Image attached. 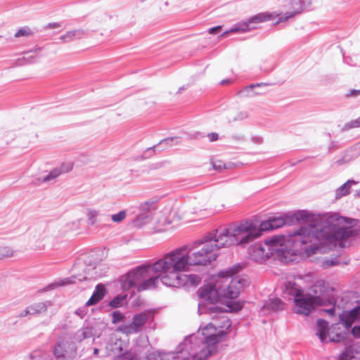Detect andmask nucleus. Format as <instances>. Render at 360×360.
Instances as JSON below:
<instances>
[{"label":"nucleus","mask_w":360,"mask_h":360,"mask_svg":"<svg viewBox=\"0 0 360 360\" xmlns=\"http://www.w3.org/2000/svg\"><path fill=\"white\" fill-rule=\"evenodd\" d=\"M165 261V255L151 264L142 265L129 271L121 278V287L123 290H127L136 287L139 292L153 289L161 282L168 286L163 280L166 276H169V270L164 267L161 263Z\"/></svg>","instance_id":"3"},{"label":"nucleus","mask_w":360,"mask_h":360,"mask_svg":"<svg viewBox=\"0 0 360 360\" xmlns=\"http://www.w3.org/2000/svg\"><path fill=\"white\" fill-rule=\"evenodd\" d=\"M218 339L186 340L176 352L154 351L148 355V360H205L217 351Z\"/></svg>","instance_id":"4"},{"label":"nucleus","mask_w":360,"mask_h":360,"mask_svg":"<svg viewBox=\"0 0 360 360\" xmlns=\"http://www.w3.org/2000/svg\"><path fill=\"white\" fill-rule=\"evenodd\" d=\"M114 346L110 345V350L114 354L118 355L119 352L122 350L120 340L117 339L113 343Z\"/></svg>","instance_id":"37"},{"label":"nucleus","mask_w":360,"mask_h":360,"mask_svg":"<svg viewBox=\"0 0 360 360\" xmlns=\"http://www.w3.org/2000/svg\"><path fill=\"white\" fill-rule=\"evenodd\" d=\"M348 95L350 96H358L360 95V89L359 90H352Z\"/></svg>","instance_id":"50"},{"label":"nucleus","mask_w":360,"mask_h":360,"mask_svg":"<svg viewBox=\"0 0 360 360\" xmlns=\"http://www.w3.org/2000/svg\"><path fill=\"white\" fill-rule=\"evenodd\" d=\"M218 256L210 242L205 237L191 246H182L165 255L162 266L169 270V276L163 278L169 287L180 288L188 282L198 284L200 278L195 275H186L182 272L191 269L193 266H205L215 260Z\"/></svg>","instance_id":"2"},{"label":"nucleus","mask_w":360,"mask_h":360,"mask_svg":"<svg viewBox=\"0 0 360 360\" xmlns=\"http://www.w3.org/2000/svg\"><path fill=\"white\" fill-rule=\"evenodd\" d=\"M41 49L37 47L33 50L25 51L22 53V56L17 60L18 65H25L31 64L37 61L39 58V53Z\"/></svg>","instance_id":"13"},{"label":"nucleus","mask_w":360,"mask_h":360,"mask_svg":"<svg viewBox=\"0 0 360 360\" xmlns=\"http://www.w3.org/2000/svg\"><path fill=\"white\" fill-rule=\"evenodd\" d=\"M296 218L302 221V224L289 231L287 236H275L264 243H255L249 249L252 259L262 262L271 255H283L287 246L292 243L293 248L311 256L321 245H333L344 246V242L352 234L353 219H346L338 213L323 215L301 211L296 214Z\"/></svg>","instance_id":"1"},{"label":"nucleus","mask_w":360,"mask_h":360,"mask_svg":"<svg viewBox=\"0 0 360 360\" xmlns=\"http://www.w3.org/2000/svg\"><path fill=\"white\" fill-rule=\"evenodd\" d=\"M284 303L278 298L269 300L264 306V309H270L274 311L283 310L284 309Z\"/></svg>","instance_id":"26"},{"label":"nucleus","mask_w":360,"mask_h":360,"mask_svg":"<svg viewBox=\"0 0 360 360\" xmlns=\"http://www.w3.org/2000/svg\"><path fill=\"white\" fill-rule=\"evenodd\" d=\"M197 295L200 300L198 304L199 314L221 311L219 307L214 306L221 299L217 278L214 281L200 287L197 291Z\"/></svg>","instance_id":"7"},{"label":"nucleus","mask_w":360,"mask_h":360,"mask_svg":"<svg viewBox=\"0 0 360 360\" xmlns=\"http://www.w3.org/2000/svg\"><path fill=\"white\" fill-rule=\"evenodd\" d=\"M186 338H191V335H188L186 337Z\"/></svg>","instance_id":"60"},{"label":"nucleus","mask_w":360,"mask_h":360,"mask_svg":"<svg viewBox=\"0 0 360 360\" xmlns=\"http://www.w3.org/2000/svg\"><path fill=\"white\" fill-rule=\"evenodd\" d=\"M338 341H339L338 339H334V338L330 339V342H338Z\"/></svg>","instance_id":"57"},{"label":"nucleus","mask_w":360,"mask_h":360,"mask_svg":"<svg viewBox=\"0 0 360 360\" xmlns=\"http://www.w3.org/2000/svg\"><path fill=\"white\" fill-rule=\"evenodd\" d=\"M213 323L217 328L218 335L221 338L226 334V330L231 326V320L226 316H220L214 319Z\"/></svg>","instance_id":"16"},{"label":"nucleus","mask_w":360,"mask_h":360,"mask_svg":"<svg viewBox=\"0 0 360 360\" xmlns=\"http://www.w3.org/2000/svg\"><path fill=\"white\" fill-rule=\"evenodd\" d=\"M321 340H322V341H323V342H324L325 340H326V339H325V338H323V339H321Z\"/></svg>","instance_id":"61"},{"label":"nucleus","mask_w":360,"mask_h":360,"mask_svg":"<svg viewBox=\"0 0 360 360\" xmlns=\"http://www.w3.org/2000/svg\"><path fill=\"white\" fill-rule=\"evenodd\" d=\"M338 360H360V349L355 346L350 347L340 354Z\"/></svg>","instance_id":"20"},{"label":"nucleus","mask_w":360,"mask_h":360,"mask_svg":"<svg viewBox=\"0 0 360 360\" xmlns=\"http://www.w3.org/2000/svg\"><path fill=\"white\" fill-rule=\"evenodd\" d=\"M360 318V306H357L349 311H345L340 316L342 324L347 328L352 326V323Z\"/></svg>","instance_id":"14"},{"label":"nucleus","mask_w":360,"mask_h":360,"mask_svg":"<svg viewBox=\"0 0 360 360\" xmlns=\"http://www.w3.org/2000/svg\"><path fill=\"white\" fill-rule=\"evenodd\" d=\"M15 139V134L13 131H6L4 134V139L5 141L8 143L10 141H12Z\"/></svg>","instance_id":"42"},{"label":"nucleus","mask_w":360,"mask_h":360,"mask_svg":"<svg viewBox=\"0 0 360 360\" xmlns=\"http://www.w3.org/2000/svg\"><path fill=\"white\" fill-rule=\"evenodd\" d=\"M124 319V315L118 311H115L112 313V321L113 323H118Z\"/></svg>","instance_id":"38"},{"label":"nucleus","mask_w":360,"mask_h":360,"mask_svg":"<svg viewBox=\"0 0 360 360\" xmlns=\"http://www.w3.org/2000/svg\"><path fill=\"white\" fill-rule=\"evenodd\" d=\"M77 278L76 276H72V277H69V278H64L63 279H60L58 281H56L51 284H49L48 286H47V288L49 290H53V289H55L58 287H60V286H64V285H70V284H72V283H76V281L75 279Z\"/></svg>","instance_id":"25"},{"label":"nucleus","mask_w":360,"mask_h":360,"mask_svg":"<svg viewBox=\"0 0 360 360\" xmlns=\"http://www.w3.org/2000/svg\"><path fill=\"white\" fill-rule=\"evenodd\" d=\"M221 30V26H217L212 28H210L208 32L210 34H217Z\"/></svg>","instance_id":"46"},{"label":"nucleus","mask_w":360,"mask_h":360,"mask_svg":"<svg viewBox=\"0 0 360 360\" xmlns=\"http://www.w3.org/2000/svg\"><path fill=\"white\" fill-rule=\"evenodd\" d=\"M240 269L239 265L234 266L228 269L220 271L217 276L218 285L221 297L229 298L231 300L227 301L226 307L229 309L226 311H238L243 308V303L239 301H233L238 297L240 290L245 285L246 281L240 276H232L238 273Z\"/></svg>","instance_id":"6"},{"label":"nucleus","mask_w":360,"mask_h":360,"mask_svg":"<svg viewBox=\"0 0 360 360\" xmlns=\"http://www.w3.org/2000/svg\"><path fill=\"white\" fill-rule=\"evenodd\" d=\"M27 315H30V310H29L28 307H27L25 309H24L23 311H22L19 314L18 316H19V317H25V316H27Z\"/></svg>","instance_id":"49"},{"label":"nucleus","mask_w":360,"mask_h":360,"mask_svg":"<svg viewBox=\"0 0 360 360\" xmlns=\"http://www.w3.org/2000/svg\"><path fill=\"white\" fill-rule=\"evenodd\" d=\"M106 293L105 288L102 284H98L90 299L86 302V305H94L102 300Z\"/></svg>","instance_id":"18"},{"label":"nucleus","mask_w":360,"mask_h":360,"mask_svg":"<svg viewBox=\"0 0 360 360\" xmlns=\"http://www.w3.org/2000/svg\"><path fill=\"white\" fill-rule=\"evenodd\" d=\"M98 353V349L95 348V349H94V354H97Z\"/></svg>","instance_id":"56"},{"label":"nucleus","mask_w":360,"mask_h":360,"mask_svg":"<svg viewBox=\"0 0 360 360\" xmlns=\"http://www.w3.org/2000/svg\"><path fill=\"white\" fill-rule=\"evenodd\" d=\"M262 85H264V84H251L250 86H248L245 87L243 89L240 90L238 94L243 96H252L253 94H251V91L253 88L256 86H260Z\"/></svg>","instance_id":"34"},{"label":"nucleus","mask_w":360,"mask_h":360,"mask_svg":"<svg viewBox=\"0 0 360 360\" xmlns=\"http://www.w3.org/2000/svg\"><path fill=\"white\" fill-rule=\"evenodd\" d=\"M85 34V31L82 29L74 30L67 32L60 36V39L64 43H69L75 39H82Z\"/></svg>","instance_id":"19"},{"label":"nucleus","mask_w":360,"mask_h":360,"mask_svg":"<svg viewBox=\"0 0 360 360\" xmlns=\"http://www.w3.org/2000/svg\"><path fill=\"white\" fill-rule=\"evenodd\" d=\"M83 336H84V338H88L87 332L84 331V332H83Z\"/></svg>","instance_id":"55"},{"label":"nucleus","mask_w":360,"mask_h":360,"mask_svg":"<svg viewBox=\"0 0 360 360\" xmlns=\"http://www.w3.org/2000/svg\"><path fill=\"white\" fill-rule=\"evenodd\" d=\"M258 231L252 226V222L245 221L212 231L205 238L217 252L220 248L248 243Z\"/></svg>","instance_id":"5"},{"label":"nucleus","mask_w":360,"mask_h":360,"mask_svg":"<svg viewBox=\"0 0 360 360\" xmlns=\"http://www.w3.org/2000/svg\"><path fill=\"white\" fill-rule=\"evenodd\" d=\"M279 14L276 13H260L250 18L245 22H248V27H251L252 23H259L279 18Z\"/></svg>","instance_id":"17"},{"label":"nucleus","mask_w":360,"mask_h":360,"mask_svg":"<svg viewBox=\"0 0 360 360\" xmlns=\"http://www.w3.org/2000/svg\"><path fill=\"white\" fill-rule=\"evenodd\" d=\"M326 306L330 307L329 309L325 310L326 312L330 316H334L335 313V300L334 299V302L333 304H326Z\"/></svg>","instance_id":"39"},{"label":"nucleus","mask_w":360,"mask_h":360,"mask_svg":"<svg viewBox=\"0 0 360 360\" xmlns=\"http://www.w3.org/2000/svg\"><path fill=\"white\" fill-rule=\"evenodd\" d=\"M49 26L51 27H53V28H55V27H58V25L57 23H53V24H50Z\"/></svg>","instance_id":"51"},{"label":"nucleus","mask_w":360,"mask_h":360,"mask_svg":"<svg viewBox=\"0 0 360 360\" xmlns=\"http://www.w3.org/2000/svg\"><path fill=\"white\" fill-rule=\"evenodd\" d=\"M31 34L30 30L27 27L19 29L15 34V37L18 38L25 36H29Z\"/></svg>","instance_id":"36"},{"label":"nucleus","mask_w":360,"mask_h":360,"mask_svg":"<svg viewBox=\"0 0 360 360\" xmlns=\"http://www.w3.org/2000/svg\"><path fill=\"white\" fill-rule=\"evenodd\" d=\"M328 322L324 319H318L316 321V334L319 338H326L328 335Z\"/></svg>","instance_id":"22"},{"label":"nucleus","mask_w":360,"mask_h":360,"mask_svg":"<svg viewBox=\"0 0 360 360\" xmlns=\"http://www.w3.org/2000/svg\"><path fill=\"white\" fill-rule=\"evenodd\" d=\"M120 360H137L131 353H125L121 356Z\"/></svg>","instance_id":"43"},{"label":"nucleus","mask_w":360,"mask_h":360,"mask_svg":"<svg viewBox=\"0 0 360 360\" xmlns=\"http://www.w3.org/2000/svg\"><path fill=\"white\" fill-rule=\"evenodd\" d=\"M356 196L360 198V190L359 191H357Z\"/></svg>","instance_id":"58"},{"label":"nucleus","mask_w":360,"mask_h":360,"mask_svg":"<svg viewBox=\"0 0 360 360\" xmlns=\"http://www.w3.org/2000/svg\"><path fill=\"white\" fill-rule=\"evenodd\" d=\"M171 221L165 215H161L157 220L155 229L157 232H162L169 230Z\"/></svg>","instance_id":"24"},{"label":"nucleus","mask_w":360,"mask_h":360,"mask_svg":"<svg viewBox=\"0 0 360 360\" xmlns=\"http://www.w3.org/2000/svg\"><path fill=\"white\" fill-rule=\"evenodd\" d=\"M357 127H360V117L356 120H352V121L346 123L344 125L342 130L348 131L352 128H357Z\"/></svg>","instance_id":"35"},{"label":"nucleus","mask_w":360,"mask_h":360,"mask_svg":"<svg viewBox=\"0 0 360 360\" xmlns=\"http://www.w3.org/2000/svg\"><path fill=\"white\" fill-rule=\"evenodd\" d=\"M38 137V134L37 133H34V135L32 136V139L33 141L36 140Z\"/></svg>","instance_id":"53"},{"label":"nucleus","mask_w":360,"mask_h":360,"mask_svg":"<svg viewBox=\"0 0 360 360\" xmlns=\"http://www.w3.org/2000/svg\"><path fill=\"white\" fill-rule=\"evenodd\" d=\"M356 184V182L353 180H348L336 190V198H340L347 195L349 193V189L352 185H354Z\"/></svg>","instance_id":"28"},{"label":"nucleus","mask_w":360,"mask_h":360,"mask_svg":"<svg viewBox=\"0 0 360 360\" xmlns=\"http://www.w3.org/2000/svg\"><path fill=\"white\" fill-rule=\"evenodd\" d=\"M199 332L203 338H221L218 335L217 328L213 322L210 323L203 328H200Z\"/></svg>","instance_id":"21"},{"label":"nucleus","mask_w":360,"mask_h":360,"mask_svg":"<svg viewBox=\"0 0 360 360\" xmlns=\"http://www.w3.org/2000/svg\"><path fill=\"white\" fill-rule=\"evenodd\" d=\"M127 216V212L126 210H121L117 214L110 215L111 220L116 224L122 222Z\"/></svg>","instance_id":"31"},{"label":"nucleus","mask_w":360,"mask_h":360,"mask_svg":"<svg viewBox=\"0 0 360 360\" xmlns=\"http://www.w3.org/2000/svg\"><path fill=\"white\" fill-rule=\"evenodd\" d=\"M126 297V295L117 296L110 302L109 305L113 308L120 307L122 305Z\"/></svg>","instance_id":"33"},{"label":"nucleus","mask_w":360,"mask_h":360,"mask_svg":"<svg viewBox=\"0 0 360 360\" xmlns=\"http://www.w3.org/2000/svg\"><path fill=\"white\" fill-rule=\"evenodd\" d=\"M149 315L150 314L146 312L136 314L130 324L122 326L119 329L126 335H130L136 333L139 331L148 321Z\"/></svg>","instance_id":"10"},{"label":"nucleus","mask_w":360,"mask_h":360,"mask_svg":"<svg viewBox=\"0 0 360 360\" xmlns=\"http://www.w3.org/2000/svg\"><path fill=\"white\" fill-rule=\"evenodd\" d=\"M285 224V220L281 217L271 218L266 221L261 222L259 226L252 223V226L257 229L258 233L254 236V239L261 236L262 231H267L275 229L280 228Z\"/></svg>","instance_id":"12"},{"label":"nucleus","mask_w":360,"mask_h":360,"mask_svg":"<svg viewBox=\"0 0 360 360\" xmlns=\"http://www.w3.org/2000/svg\"><path fill=\"white\" fill-rule=\"evenodd\" d=\"M14 251L8 246L0 245V259L13 256Z\"/></svg>","instance_id":"32"},{"label":"nucleus","mask_w":360,"mask_h":360,"mask_svg":"<svg viewBox=\"0 0 360 360\" xmlns=\"http://www.w3.org/2000/svg\"><path fill=\"white\" fill-rule=\"evenodd\" d=\"M72 169V164L71 162L62 163L59 166L52 169L48 174L43 176L41 179V182L54 183L60 175L69 172Z\"/></svg>","instance_id":"11"},{"label":"nucleus","mask_w":360,"mask_h":360,"mask_svg":"<svg viewBox=\"0 0 360 360\" xmlns=\"http://www.w3.org/2000/svg\"><path fill=\"white\" fill-rule=\"evenodd\" d=\"M62 349V347L60 345H57L54 349V354L57 356L58 359L60 357V351Z\"/></svg>","instance_id":"48"},{"label":"nucleus","mask_w":360,"mask_h":360,"mask_svg":"<svg viewBox=\"0 0 360 360\" xmlns=\"http://www.w3.org/2000/svg\"><path fill=\"white\" fill-rule=\"evenodd\" d=\"M290 4H291L290 8L292 11L285 14H279L280 16L276 23L285 22L302 11L303 6L301 0H290Z\"/></svg>","instance_id":"15"},{"label":"nucleus","mask_w":360,"mask_h":360,"mask_svg":"<svg viewBox=\"0 0 360 360\" xmlns=\"http://www.w3.org/2000/svg\"><path fill=\"white\" fill-rule=\"evenodd\" d=\"M86 215L89 224L93 226L98 221V217L101 216V212L96 209L88 208L86 211Z\"/></svg>","instance_id":"27"},{"label":"nucleus","mask_w":360,"mask_h":360,"mask_svg":"<svg viewBox=\"0 0 360 360\" xmlns=\"http://www.w3.org/2000/svg\"><path fill=\"white\" fill-rule=\"evenodd\" d=\"M207 137H208L210 141L213 142V141L218 140L219 135L217 133L212 132V133L208 134Z\"/></svg>","instance_id":"44"},{"label":"nucleus","mask_w":360,"mask_h":360,"mask_svg":"<svg viewBox=\"0 0 360 360\" xmlns=\"http://www.w3.org/2000/svg\"><path fill=\"white\" fill-rule=\"evenodd\" d=\"M340 264V260L338 257L327 258L321 261L320 266L323 269H328L332 266H337Z\"/></svg>","instance_id":"30"},{"label":"nucleus","mask_w":360,"mask_h":360,"mask_svg":"<svg viewBox=\"0 0 360 360\" xmlns=\"http://www.w3.org/2000/svg\"><path fill=\"white\" fill-rule=\"evenodd\" d=\"M256 27H248V22H242L237 25H235L233 27H231L229 30L224 32L221 37H226L229 33H236L238 32H248L251 30L255 29Z\"/></svg>","instance_id":"23"},{"label":"nucleus","mask_w":360,"mask_h":360,"mask_svg":"<svg viewBox=\"0 0 360 360\" xmlns=\"http://www.w3.org/2000/svg\"><path fill=\"white\" fill-rule=\"evenodd\" d=\"M229 82V79H225V80H222L221 82V84H228Z\"/></svg>","instance_id":"52"},{"label":"nucleus","mask_w":360,"mask_h":360,"mask_svg":"<svg viewBox=\"0 0 360 360\" xmlns=\"http://www.w3.org/2000/svg\"><path fill=\"white\" fill-rule=\"evenodd\" d=\"M285 292L293 297L294 307L292 310L297 314L308 316L316 307L319 306L295 282H287L285 284Z\"/></svg>","instance_id":"8"},{"label":"nucleus","mask_w":360,"mask_h":360,"mask_svg":"<svg viewBox=\"0 0 360 360\" xmlns=\"http://www.w3.org/2000/svg\"><path fill=\"white\" fill-rule=\"evenodd\" d=\"M248 117V113L246 111L240 112L238 115L234 117L233 120H243Z\"/></svg>","instance_id":"40"},{"label":"nucleus","mask_w":360,"mask_h":360,"mask_svg":"<svg viewBox=\"0 0 360 360\" xmlns=\"http://www.w3.org/2000/svg\"><path fill=\"white\" fill-rule=\"evenodd\" d=\"M193 212V213L196 214V213H198V210H194V211H193V212Z\"/></svg>","instance_id":"59"},{"label":"nucleus","mask_w":360,"mask_h":360,"mask_svg":"<svg viewBox=\"0 0 360 360\" xmlns=\"http://www.w3.org/2000/svg\"><path fill=\"white\" fill-rule=\"evenodd\" d=\"M30 315H36L47 310V305L44 302L36 303L28 307Z\"/></svg>","instance_id":"29"},{"label":"nucleus","mask_w":360,"mask_h":360,"mask_svg":"<svg viewBox=\"0 0 360 360\" xmlns=\"http://www.w3.org/2000/svg\"><path fill=\"white\" fill-rule=\"evenodd\" d=\"M352 333L355 338L360 337V326L353 327Z\"/></svg>","instance_id":"45"},{"label":"nucleus","mask_w":360,"mask_h":360,"mask_svg":"<svg viewBox=\"0 0 360 360\" xmlns=\"http://www.w3.org/2000/svg\"><path fill=\"white\" fill-rule=\"evenodd\" d=\"M300 279H303L305 282H314L307 293L313 298L314 302H316L318 305L331 304L334 302L333 289L323 279L314 281L311 274H306Z\"/></svg>","instance_id":"9"},{"label":"nucleus","mask_w":360,"mask_h":360,"mask_svg":"<svg viewBox=\"0 0 360 360\" xmlns=\"http://www.w3.org/2000/svg\"><path fill=\"white\" fill-rule=\"evenodd\" d=\"M212 165H213L214 169H217V170H220L223 167H224V164L220 161L217 162H213Z\"/></svg>","instance_id":"47"},{"label":"nucleus","mask_w":360,"mask_h":360,"mask_svg":"<svg viewBox=\"0 0 360 360\" xmlns=\"http://www.w3.org/2000/svg\"><path fill=\"white\" fill-rule=\"evenodd\" d=\"M86 276H83V277H79V278H78V280H79V281H83V280H84V279H86Z\"/></svg>","instance_id":"54"},{"label":"nucleus","mask_w":360,"mask_h":360,"mask_svg":"<svg viewBox=\"0 0 360 360\" xmlns=\"http://www.w3.org/2000/svg\"><path fill=\"white\" fill-rule=\"evenodd\" d=\"M179 138L177 137H169V138H167L162 141H160V144L161 143H165V144H167V145H172V143L174 141H176V143H178L179 141Z\"/></svg>","instance_id":"41"}]
</instances>
